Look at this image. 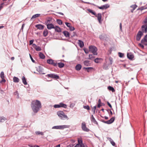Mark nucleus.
Returning a JSON list of instances; mask_svg holds the SVG:
<instances>
[{"label": "nucleus", "instance_id": "1", "mask_svg": "<svg viewBox=\"0 0 147 147\" xmlns=\"http://www.w3.org/2000/svg\"><path fill=\"white\" fill-rule=\"evenodd\" d=\"M31 106L33 111L35 113H37L42 107L41 103L38 100L32 101L31 103Z\"/></svg>", "mask_w": 147, "mask_h": 147}, {"label": "nucleus", "instance_id": "2", "mask_svg": "<svg viewBox=\"0 0 147 147\" xmlns=\"http://www.w3.org/2000/svg\"><path fill=\"white\" fill-rule=\"evenodd\" d=\"M57 114L61 119L64 120L65 119H66L67 120H68L69 119L67 115H65L64 113L62 111H58L57 112Z\"/></svg>", "mask_w": 147, "mask_h": 147}, {"label": "nucleus", "instance_id": "3", "mask_svg": "<svg viewBox=\"0 0 147 147\" xmlns=\"http://www.w3.org/2000/svg\"><path fill=\"white\" fill-rule=\"evenodd\" d=\"M89 50L92 52L94 55H97V49L96 47L94 46L91 45L89 47Z\"/></svg>", "mask_w": 147, "mask_h": 147}, {"label": "nucleus", "instance_id": "4", "mask_svg": "<svg viewBox=\"0 0 147 147\" xmlns=\"http://www.w3.org/2000/svg\"><path fill=\"white\" fill-rule=\"evenodd\" d=\"M70 127V125H57L53 127L52 129H63L65 128H69Z\"/></svg>", "mask_w": 147, "mask_h": 147}, {"label": "nucleus", "instance_id": "5", "mask_svg": "<svg viewBox=\"0 0 147 147\" xmlns=\"http://www.w3.org/2000/svg\"><path fill=\"white\" fill-rule=\"evenodd\" d=\"M81 128L82 130L84 131L88 132L90 130L88 128L86 127V124L84 122H83L82 123Z\"/></svg>", "mask_w": 147, "mask_h": 147}, {"label": "nucleus", "instance_id": "6", "mask_svg": "<svg viewBox=\"0 0 147 147\" xmlns=\"http://www.w3.org/2000/svg\"><path fill=\"white\" fill-rule=\"evenodd\" d=\"M46 76L55 79H58L59 78V76L55 74H48L46 75Z\"/></svg>", "mask_w": 147, "mask_h": 147}, {"label": "nucleus", "instance_id": "7", "mask_svg": "<svg viewBox=\"0 0 147 147\" xmlns=\"http://www.w3.org/2000/svg\"><path fill=\"white\" fill-rule=\"evenodd\" d=\"M143 35L142 32L141 31H139L136 35V40L138 41L140 40L142 36Z\"/></svg>", "mask_w": 147, "mask_h": 147}, {"label": "nucleus", "instance_id": "8", "mask_svg": "<svg viewBox=\"0 0 147 147\" xmlns=\"http://www.w3.org/2000/svg\"><path fill=\"white\" fill-rule=\"evenodd\" d=\"M109 5L108 4H105L99 7V6L96 5V7L98 8L103 10L104 9H106L109 7Z\"/></svg>", "mask_w": 147, "mask_h": 147}, {"label": "nucleus", "instance_id": "9", "mask_svg": "<svg viewBox=\"0 0 147 147\" xmlns=\"http://www.w3.org/2000/svg\"><path fill=\"white\" fill-rule=\"evenodd\" d=\"M115 119V117H112L110 120L107 121H104L103 122V123H106L108 124H109L113 123Z\"/></svg>", "mask_w": 147, "mask_h": 147}, {"label": "nucleus", "instance_id": "10", "mask_svg": "<svg viewBox=\"0 0 147 147\" xmlns=\"http://www.w3.org/2000/svg\"><path fill=\"white\" fill-rule=\"evenodd\" d=\"M141 28L142 33H146L147 32V24L143 25L141 27Z\"/></svg>", "mask_w": 147, "mask_h": 147}, {"label": "nucleus", "instance_id": "11", "mask_svg": "<svg viewBox=\"0 0 147 147\" xmlns=\"http://www.w3.org/2000/svg\"><path fill=\"white\" fill-rule=\"evenodd\" d=\"M95 17H97L98 19V20L99 21V22L100 23L101 21V19H102V14L100 13H98L96 16H95Z\"/></svg>", "mask_w": 147, "mask_h": 147}, {"label": "nucleus", "instance_id": "12", "mask_svg": "<svg viewBox=\"0 0 147 147\" xmlns=\"http://www.w3.org/2000/svg\"><path fill=\"white\" fill-rule=\"evenodd\" d=\"M36 70L40 74H45V73H43V69L41 66H39L38 68H37Z\"/></svg>", "mask_w": 147, "mask_h": 147}, {"label": "nucleus", "instance_id": "13", "mask_svg": "<svg viewBox=\"0 0 147 147\" xmlns=\"http://www.w3.org/2000/svg\"><path fill=\"white\" fill-rule=\"evenodd\" d=\"M90 120L91 122L94 123L95 124H96L97 125H98V123L97 121H96L93 115H92L91 116V117L90 118Z\"/></svg>", "mask_w": 147, "mask_h": 147}, {"label": "nucleus", "instance_id": "14", "mask_svg": "<svg viewBox=\"0 0 147 147\" xmlns=\"http://www.w3.org/2000/svg\"><path fill=\"white\" fill-rule=\"evenodd\" d=\"M35 27L38 29L42 30L44 29V26L41 24L36 25Z\"/></svg>", "mask_w": 147, "mask_h": 147}, {"label": "nucleus", "instance_id": "15", "mask_svg": "<svg viewBox=\"0 0 147 147\" xmlns=\"http://www.w3.org/2000/svg\"><path fill=\"white\" fill-rule=\"evenodd\" d=\"M47 28L48 30H51V29H54L55 26L52 23L48 24L47 25Z\"/></svg>", "mask_w": 147, "mask_h": 147}, {"label": "nucleus", "instance_id": "16", "mask_svg": "<svg viewBox=\"0 0 147 147\" xmlns=\"http://www.w3.org/2000/svg\"><path fill=\"white\" fill-rule=\"evenodd\" d=\"M127 58L130 60H132L134 58V55L131 53H127Z\"/></svg>", "mask_w": 147, "mask_h": 147}, {"label": "nucleus", "instance_id": "17", "mask_svg": "<svg viewBox=\"0 0 147 147\" xmlns=\"http://www.w3.org/2000/svg\"><path fill=\"white\" fill-rule=\"evenodd\" d=\"M40 16V14H36L33 15L31 18L30 20H34V19L36 18L39 17Z\"/></svg>", "mask_w": 147, "mask_h": 147}, {"label": "nucleus", "instance_id": "18", "mask_svg": "<svg viewBox=\"0 0 147 147\" xmlns=\"http://www.w3.org/2000/svg\"><path fill=\"white\" fill-rule=\"evenodd\" d=\"M78 41V44L80 47L81 48H82L84 45L83 42L81 40H79Z\"/></svg>", "mask_w": 147, "mask_h": 147}, {"label": "nucleus", "instance_id": "19", "mask_svg": "<svg viewBox=\"0 0 147 147\" xmlns=\"http://www.w3.org/2000/svg\"><path fill=\"white\" fill-rule=\"evenodd\" d=\"M147 42V34L146 35L144 38L142 39L141 41L142 43H144V42Z\"/></svg>", "mask_w": 147, "mask_h": 147}, {"label": "nucleus", "instance_id": "20", "mask_svg": "<svg viewBox=\"0 0 147 147\" xmlns=\"http://www.w3.org/2000/svg\"><path fill=\"white\" fill-rule=\"evenodd\" d=\"M63 33L66 37L68 38L69 37L70 34L68 31H64L63 32Z\"/></svg>", "mask_w": 147, "mask_h": 147}, {"label": "nucleus", "instance_id": "21", "mask_svg": "<svg viewBox=\"0 0 147 147\" xmlns=\"http://www.w3.org/2000/svg\"><path fill=\"white\" fill-rule=\"evenodd\" d=\"M54 29H55V30L56 32H61V28L57 26H56L55 27Z\"/></svg>", "mask_w": 147, "mask_h": 147}, {"label": "nucleus", "instance_id": "22", "mask_svg": "<svg viewBox=\"0 0 147 147\" xmlns=\"http://www.w3.org/2000/svg\"><path fill=\"white\" fill-rule=\"evenodd\" d=\"M78 144H79V145H80L81 146H85V145L83 143V141L82 139H78Z\"/></svg>", "mask_w": 147, "mask_h": 147}, {"label": "nucleus", "instance_id": "23", "mask_svg": "<svg viewBox=\"0 0 147 147\" xmlns=\"http://www.w3.org/2000/svg\"><path fill=\"white\" fill-rule=\"evenodd\" d=\"M106 36L105 34H102L99 36V38L100 40H103L105 39Z\"/></svg>", "mask_w": 147, "mask_h": 147}, {"label": "nucleus", "instance_id": "24", "mask_svg": "<svg viewBox=\"0 0 147 147\" xmlns=\"http://www.w3.org/2000/svg\"><path fill=\"white\" fill-rule=\"evenodd\" d=\"M82 68V66L80 64H78L76 65L75 69L77 71H79Z\"/></svg>", "mask_w": 147, "mask_h": 147}, {"label": "nucleus", "instance_id": "25", "mask_svg": "<svg viewBox=\"0 0 147 147\" xmlns=\"http://www.w3.org/2000/svg\"><path fill=\"white\" fill-rule=\"evenodd\" d=\"M137 6L136 5H132L130 6V7L133 8V9L131 10V12L133 13L134 10L136 8Z\"/></svg>", "mask_w": 147, "mask_h": 147}, {"label": "nucleus", "instance_id": "26", "mask_svg": "<svg viewBox=\"0 0 147 147\" xmlns=\"http://www.w3.org/2000/svg\"><path fill=\"white\" fill-rule=\"evenodd\" d=\"M60 107H63L65 108H66L67 107V105L66 104H64L62 102L60 103L59 104Z\"/></svg>", "mask_w": 147, "mask_h": 147}, {"label": "nucleus", "instance_id": "27", "mask_svg": "<svg viewBox=\"0 0 147 147\" xmlns=\"http://www.w3.org/2000/svg\"><path fill=\"white\" fill-rule=\"evenodd\" d=\"M39 56L40 58L42 59H44L45 58V55L41 52H39Z\"/></svg>", "mask_w": 147, "mask_h": 147}, {"label": "nucleus", "instance_id": "28", "mask_svg": "<svg viewBox=\"0 0 147 147\" xmlns=\"http://www.w3.org/2000/svg\"><path fill=\"white\" fill-rule=\"evenodd\" d=\"M90 61L88 60H85L84 62V65L86 66H89L90 65Z\"/></svg>", "mask_w": 147, "mask_h": 147}, {"label": "nucleus", "instance_id": "29", "mask_svg": "<svg viewBox=\"0 0 147 147\" xmlns=\"http://www.w3.org/2000/svg\"><path fill=\"white\" fill-rule=\"evenodd\" d=\"M107 88L109 90L113 92H115V90L113 87L109 86L107 87Z\"/></svg>", "mask_w": 147, "mask_h": 147}, {"label": "nucleus", "instance_id": "30", "mask_svg": "<svg viewBox=\"0 0 147 147\" xmlns=\"http://www.w3.org/2000/svg\"><path fill=\"white\" fill-rule=\"evenodd\" d=\"M58 67L60 68H61L63 67L64 66V64L62 62H59L57 63Z\"/></svg>", "mask_w": 147, "mask_h": 147}, {"label": "nucleus", "instance_id": "31", "mask_svg": "<svg viewBox=\"0 0 147 147\" xmlns=\"http://www.w3.org/2000/svg\"><path fill=\"white\" fill-rule=\"evenodd\" d=\"M48 33V30L47 29H45L44 30L43 32V36L44 37L46 36L47 35Z\"/></svg>", "mask_w": 147, "mask_h": 147}, {"label": "nucleus", "instance_id": "32", "mask_svg": "<svg viewBox=\"0 0 147 147\" xmlns=\"http://www.w3.org/2000/svg\"><path fill=\"white\" fill-rule=\"evenodd\" d=\"M23 83L25 85L27 84V82L26 81V79L25 77L24 76H23L22 78Z\"/></svg>", "mask_w": 147, "mask_h": 147}, {"label": "nucleus", "instance_id": "33", "mask_svg": "<svg viewBox=\"0 0 147 147\" xmlns=\"http://www.w3.org/2000/svg\"><path fill=\"white\" fill-rule=\"evenodd\" d=\"M102 60V58H97L94 59V61L95 63H98L100 62V60Z\"/></svg>", "mask_w": 147, "mask_h": 147}, {"label": "nucleus", "instance_id": "34", "mask_svg": "<svg viewBox=\"0 0 147 147\" xmlns=\"http://www.w3.org/2000/svg\"><path fill=\"white\" fill-rule=\"evenodd\" d=\"M13 82L16 83L18 82L19 80V78L16 77H14L13 78Z\"/></svg>", "mask_w": 147, "mask_h": 147}, {"label": "nucleus", "instance_id": "35", "mask_svg": "<svg viewBox=\"0 0 147 147\" xmlns=\"http://www.w3.org/2000/svg\"><path fill=\"white\" fill-rule=\"evenodd\" d=\"M53 66L56 67L57 66V63L56 61H54L53 60L52 61V63H51V64Z\"/></svg>", "mask_w": 147, "mask_h": 147}, {"label": "nucleus", "instance_id": "36", "mask_svg": "<svg viewBox=\"0 0 147 147\" xmlns=\"http://www.w3.org/2000/svg\"><path fill=\"white\" fill-rule=\"evenodd\" d=\"M87 11L89 12L92 13V14L94 16H96V12L91 9H87Z\"/></svg>", "mask_w": 147, "mask_h": 147}, {"label": "nucleus", "instance_id": "37", "mask_svg": "<svg viewBox=\"0 0 147 147\" xmlns=\"http://www.w3.org/2000/svg\"><path fill=\"white\" fill-rule=\"evenodd\" d=\"M7 119L6 118L3 117H0V123L3 122Z\"/></svg>", "mask_w": 147, "mask_h": 147}, {"label": "nucleus", "instance_id": "38", "mask_svg": "<svg viewBox=\"0 0 147 147\" xmlns=\"http://www.w3.org/2000/svg\"><path fill=\"white\" fill-rule=\"evenodd\" d=\"M95 58V57L92 54H89V55L88 59L91 60H92L93 59Z\"/></svg>", "mask_w": 147, "mask_h": 147}, {"label": "nucleus", "instance_id": "39", "mask_svg": "<svg viewBox=\"0 0 147 147\" xmlns=\"http://www.w3.org/2000/svg\"><path fill=\"white\" fill-rule=\"evenodd\" d=\"M57 24L59 25H61L63 24V22L62 20L60 19H57L56 20Z\"/></svg>", "mask_w": 147, "mask_h": 147}, {"label": "nucleus", "instance_id": "40", "mask_svg": "<svg viewBox=\"0 0 147 147\" xmlns=\"http://www.w3.org/2000/svg\"><path fill=\"white\" fill-rule=\"evenodd\" d=\"M93 69V68L92 67H86V70H87V71L88 72H89L90 71L92 70Z\"/></svg>", "mask_w": 147, "mask_h": 147}, {"label": "nucleus", "instance_id": "41", "mask_svg": "<svg viewBox=\"0 0 147 147\" xmlns=\"http://www.w3.org/2000/svg\"><path fill=\"white\" fill-rule=\"evenodd\" d=\"M36 133L38 135H41L43 136L44 134L43 132L39 131H36Z\"/></svg>", "mask_w": 147, "mask_h": 147}, {"label": "nucleus", "instance_id": "42", "mask_svg": "<svg viewBox=\"0 0 147 147\" xmlns=\"http://www.w3.org/2000/svg\"><path fill=\"white\" fill-rule=\"evenodd\" d=\"M35 49L36 51H39L41 50V48L39 46H37V47H35Z\"/></svg>", "mask_w": 147, "mask_h": 147}, {"label": "nucleus", "instance_id": "43", "mask_svg": "<svg viewBox=\"0 0 147 147\" xmlns=\"http://www.w3.org/2000/svg\"><path fill=\"white\" fill-rule=\"evenodd\" d=\"M119 57L121 58H122L124 57V54L123 53L121 52H119L118 53Z\"/></svg>", "mask_w": 147, "mask_h": 147}, {"label": "nucleus", "instance_id": "44", "mask_svg": "<svg viewBox=\"0 0 147 147\" xmlns=\"http://www.w3.org/2000/svg\"><path fill=\"white\" fill-rule=\"evenodd\" d=\"M51 21V19H48L45 22V24L47 25L48 24H50Z\"/></svg>", "mask_w": 147, "mask_h": 147}, {"label": "nucleus", "instance_id": "45", "mask_svg": "<svg viewBox=\"0 0 147 147\" xmlns=\"http://www.w3.org/2000/svg\"><path fill=\"white\" fill-rule=\"evenodd\" d=\"M53 60L52 59H48L47 60V63L49 64H51V63H52Z\"/></svg>", "mask_w": 147, "mask_h": 147}, {"label": "nucleus", "instance_id": "46", "mask_svg": "<svg viewBox=\"0 0 147 147\" xmlns=\"http://www.w3.org/2000/svg\"><path fill=\"white\" fill-rule=\"evenodd\" d=\"M147 9V7H145L144 6H142L141 7H140L139 9L141 11H142L144 9Z\"/></svg>", "mask_w": 147, "mask_h": 147}, {"label": "nucleus", "instance_id": "47", "mask_svg": "<svg viewBox=\"0 0 147 147\" xmlns=\"http://www.w3.org/2000/svg\"><path fill=\"white\" fill-rule=\"evenodd\" d=\"M0 77L1 78H4V73L3 72L1 71L0 74Z\"/></svg>", "mask_w": 147, "mask_h": 147}, {"label": "nucleus", "instance_id": "48", "mask_svg": "<svg viewBox=\"0 0 147 147\" xmlns=\"http://www.w3.org/2000/svg\"><path fill=\"white\" fill-rule=\"evenodd\" d=\"M83 107L84 109H86L87 110H89L90 109V107L88 105L84 106Z\"/></svg>", "mask_w": 147, "mask_h": 147}, {"label": "nucleus", "instance_id": "49", "mask_svg": "<svg viewBox=\"0 0 147 147\" xmlns=\"http://www.w3.org/2000/svg\"><path fill=\"white\" fill-rule=\"evenodd\" d=\"M69 30L71 31H74V30H75V28L73 27V26H71L69 28Z\"/></svg>", "mask_w": 147, "mask_h": 147}, {"label": "nucleus", "instance_id": "50", "mask_svg": "<svg viewBox=\"0 0 147 147\" xmlns=\"http://www.w3.org/2000/svg\"><path fill=\"white\" fill-rule=\"evenodd\" d=\"M96 106H94L92 109V111L93 112L94 114L95 113V110L96 109Z\"/></svg>", "mask_w": 147, "mask_h": 147}, {"label": "nucleus", "instance_id": "51", "mask_svg": "<svg viewBox=\"0 0 147 147\" xmlns=\"http://www.w3.org/2000/svg\"><path fill=\"white\" fill-rule=\"evenodd\" d=\"M65 24H66V26L69 28L71 26V24L68 22H65Z\"/></svg>", "mask_w": 147, "mask_h": 147}, {"label": "nucleus", "instance_id": "52", "mask_svg": "<svg viewBox=\"0 0 147 147\" xmlns=\"http://www.w3.org/2000/svg\"><path fill=\"white\" fill-rule=\"evenodd\" d=\"M54 107L55 108H60L59 104L54 105Z\"/></svg>", "mask_w": 147, "mask_h": 147}, {"label": "nucleus", "instance_id": "53", "mask_svg": "<svg viewBox=\"0 0 147 147\" xmlns=\"http://www.w3.org/2000/svg\"><path fill=\"white\" fill-rule=\"evenodd\" d=\"M84 50L86 54H88V53L89 51L88 49L85 48L84 49Z\"/></svg>", "mask_w": 147, "mask_h": 147}, {"label": "nucleus", "instance_id": "54", "mask_svg": "<svg viewBox=\"0 0 147 147\" xmlns=\"http://www.w3.org/2000/svg\"><path fill=\"white\" fill-rule=\"evenodd\" d=\"M29 55H30V58L31 61H32L34 63H35V61L33 59V58H32V57L30 55V54H29Z\"/></svg>", "mask_w": 147, "mask_h": 147}, {"label": "nucleus", "instance_id": "55", "mask_svg": "<svg viewBox=\"0 0 147 147\" xmlns=\"http://www.w3.org/2000/svg\"><path fill=\"white\" fill-rule=\"evenodd\" d=\"M85 3H87L88 4H90V5H93L94 6H96V5L95 4L93 3H90L89 2H85Z\"/></svg>", "mask_w": 147, "mask_h": 147}, {"label": "nucleus", "instance_id": "56", "mask_svg": "<svg viewBox=\"0 0 147 147\" xmlns=\"http://www.w3.org/2000/svg\"><path fill=\"white\" fill-rule=\"evenodd\" d=\"M107 139L110 141V143L113 141V140L111 138L107 137Z\"/></svg>", "mask_w": 147, "mask_h": 147}, {"label": "nucleus", "instance_id": "57", "mask_svg": "<svg viewBox=\"0 0 147 147\" xmlns=\"http://www.w3.org/2000/svg\"><path fill=\"white\" fill-rule=\"evenodd\" d=\"M76 35V33L75 32H73L72 34L71 35L72 38L75 36Z\"/></svg>", "mask_w": 147, "mask_h": 147}, {"label": "nucleus", "instance_id": "58", "mask_svg": "<svg viewBox=\"0 0 147 147\" xmlns=\"http://www.w3.org/2000/svg\"><path fill=\"white\" fill-rule=\"evenodd\" d=\"M2 80L0 81V83H2V82H6V80L4 78H1Z\"/></svg>", "mask_w": 147, "mask_h": 147}, {"label": "nucleus", "instance_id": "59", "mask_svg": "<svg viewBox=\"0 0 147 147\" xmlns=\"http://www.w3.org/2000/svg\"><path fill=\"white\" fill-rule=\"evenodd\" d=\"M142 43H139V45L142 48H144V46Z\"/></svg>", "mask_w": 147, "mask_h": 147}, {"label": "nucleus", "instance_id": "60", "mask_svg": "<svg viewBox=\"0 0 147 147\" xmlns=\"http://www.w3.org/2000/svg\"><path fill=\"white\" fill-rule=\"evenodd\" d=\"M107 104L109 106V107L111 109L112 108V106L110 104V103L109 102H107Z\"/></svg>", "mask_w": 147, "mask_h": 147}, {"label": "nucleus", "instance_id": "61", "mask_svg": "<svg viewBox=\"0 0 147 147\" xmlns=\"http://www.w3.org/2000/svg\"><path fill=\"white\" fill-rule=\"evenodd\" d=\"M34 42V40H30V45H31L33 44V42Z\"/></svg>", "mask_w": 147, "mask_h": 147}, {"label": "nucleus", "instance_id": "62", "mask_svg": "<svg viewBox=\"0 0 147 147\" xmlns=\"http://www.w3.org/2000/svg\"><path fill=\"white\" fill-rule=\"evenodd\" d=\"M82 146H81L80 145H79V144H77L74 147H82Z\"/></svg>", "mask_w": 147, "mask_h": 147}, {"label": "nucleus", "instance_id": "63", "mask_svg": "<svg viewBox=\"0 0 147 147\" xmlns=\"http://www.w3.org/2000/svg\"><path fill=\"white\" fill-rule=\"evenodd\" d=\"M144 22L145 24L147 23V16Z\"/></svg>", "mask_w": 147, "mask_h": 147}, {"label": "nucleus", "instance_id": "64", "mask_svg": "<svg viewBox=\"0 0 147 147\" xmlns=\"http://www.w3.org/2000/svg\"><path fill=\"white\" fill-rule=\"evenodd\" d=\"M74 146L73 144H70L69 145H68L67 147H73Z\"/></svg>", "mask_w": 147, "mask_h": 147}]
</instances>
